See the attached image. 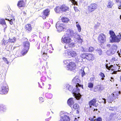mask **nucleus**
Here are the masks:
<instances>
[{"mask_svg": "<svg viewBox=\"0 0 121 121\" xmlns=\"http://www.w3.org/2000/svg\"><path fill=\"white\" fill-rule=\"evenodd\" d=\"M24 48L22 51V53L25 54L27 52L30 47V43L28 41H26L23 43Z\"/></svg>", "mask_w": 121, "mask_h": 121, "instance_id": "9d476101", "label": "nucleus"}, {"mask_svg": "<svg viewBox=\"0 0 121 121\" xmlns=\"http://www.w3.org/2000/svg\"><path fill=\"white\" fill-rule=\"evenodd\" d=\"M95 79L94 77H91L90 78V80L91 81H93Z\"/></svg>", "mask_w": 121, "mask_h": 121, "instance_id": "680f3d73", "label": "nucleus"}, {"mask_svg": "<svg viewBox=\"0 0 121 121\" xmlns=\"http://www.w3.org/2000/svg\"><path fill=\"white\" fill-rule=\"evenodd\" d=\"M118 59V57L116 56L113 57L112 59V61L113 62L117 61Z\"/></svg>", "mask_w": 121, "mask_h": 121, "instance_id": "37998d69", "label": "nucleus"}, {"mask_svg": "<svg viewBox=\"0 0 121 121\" xmlns=\"http://www.w3.org/2000/svg\"><path fill=\"white\" fill-rule=\"evenodd\" d=\"M96 117L94 116L92 117L89 118L90 121H102V119L100 117H98L96 118Z\"/></svg>", "mask_w": 121, "mask_h": 121, "instance_id": "412c9836", "label": "nucleus"}, {"mask_svg": "<svg viewBox=\"0 0 121 121\" xmlns=\"http://www.w3.org/2000/svg\"><path fill=\"white\" fill-rule=\"evenodd\" d=\"M94 50V48L92 47H90L88 49V51L90 52H92Z\"/></svg>", "mask_w": 121, "mask_h": 121, "instance_id": "c03bdc74", "label": "nucleus"}, {"mask_svg": "<svg viewBox=\"0 0 121 121\" xmlns=\"http://www.w3.org/2000/svg\"><path fill=\"white\" fill-rule=\"evenodd\" d=\"M87 10L88 12L89 13H91L94 11V9L90 5L88 6L87 7Z\"/></svg>", "mask_w": 121, "mask_h": 121, "instance_id": "f704fd0d", "label": "nucleus"}, {"mask_svg": "<svg viewBox=\"0 0 121 121\" xmlns=\"http://www.w3.org/2000/svg\"><path fill=\"white\" fill-rule=\"evenodd\" d=\"M96 99L94 98L91 99L89 102L88 104L89 107L91 108L92 106L97 107V105L96 104Z\"/></svg>", "mask_w": 121, "mask_h": 121, "instance_id": "f8f14e48", "label": "nucleus"}, {"mask_svg": "<svg viewBox=\"0 0 121 121\" xmlns=\"http://www.w3.org/2000/svg\"><path fill=\"white\" fill-rule=\"evenodd\" d=\"M68 56L70 57H74L77 55V53L74 51L71 50L67 51Z\"/></svg>", "mask_w": 121, "mask_h": 121, "instance_id": "4468645a", "label": "nucleus"}, {"mask_svg": "<svg viewBox=\"0 0 121 121\" xmlns=\"http://www.w3.org/2000/svg\"><path fill=\"white\" fill-rule=\"evenodd\" d=\"M6 110V107L4 105L2 104L0 105V111L5 112Z\"/></svg>", "mask_w": 121, "mask_h": 121, "instance_id": "cd10ccee", "label": "nucleus"}, {"mask_svg": "<svg viewBox=\"0 0 121 121\" xmlns=\"http://www.w3.org/2000/svg\"><path fill=\"white\" fill-rule=\"evenodd\" d=\"M9 12H10V11L9 10V9H8V10H6L5 11V13L7 15V16H12V15H11L10 16H9V15H9Z\"/></svg>", "mask_w": 121, "mask_h": 121, "instance_id": "de8ad7c7", "label": "nucleus"}, {"mask_svg": "<svg viewBox=\"0 0 121 121\" xmlns=\"http://www.w3.org/2000/svg\"><path fill=\"white\" fill-rule=\"evenodd\" d=\"M80 83H78L76 84L75 86L76 89V90H74L73 89L72 91L73 94L77 99H79L81 96L80 94L79 93L80 91V90L78 88V87H81L82 89H83V85L82 84H80Z\"/></svg>", "mask_w": 121, "mask_h": 121, "instance_id": "f03ea898", "label": "nucleus"}, {"mask_svg": "<svg viewBox=\"0 0 121 121\" xmlns=\"http://www.w3.org/2000/svg\"><path fill=\"white\" fill-rule=\"evenodd\" d=\"M39 100L40 102H42L44 101V99L42 97H39Z\"/></svg>", "mask_w": 121, "mask_h": 121, "instance_id": "864d4df0", "label": "nucleus"}, {"mask_svg": "<svg viewBox=\"0 0 121 121\" xmlns=\"http://www.w3.org/2000/svg\"><path fill=\"white\" fill-rule=\"evenodd\" d=\"M90 5L94 9V11L98 7V5L95 3H92L90 4Z\"/></svg>", "mask_w": 121, "mask_h": 121, "instance_id": "c85d7f7f", "label": "nucleus"}, {"mask_svg": "<svg viewBox=\"0 0 121 121\" xmlns=\"http://www.w3.org/2000/svg\"><path fill=\"white\" fill-rule=\"evenodd\" d=\"M61 20L63 22L65 23H68L69 20V18L65 17H62Z\"/></svg>", "mask_w": 121, "mask_h": 121, "instance_id": "393cba45", "label": "nucleus"}, {"mask_svg": "<svg viewBox=\"0 0 121 121\" xmlns=\"http://www.w3.org/2000/svg\"><path fill=\"white\" fill-rule=\"evenodd\" d=\"M118 9H121V4L119 5Z\"/></svg>", "mask_w": 121, "mask_h": 121, "instance_id": "0e129e2a", "label": "nucleus"}, {"mask_svg": "<svg viewBox=\"0 0 121 121\" xmlns=\"http://www.w3.org/2000/svg\"><path fill=\"white\" fill-rule=\"evenodd\" d=\"M121 39V35L120 34L117 36L116 35L112 40L113 42L118 43L120 41Z\"/></svg>", "mask_w": 121, "mask_h": 121, "instance_id": "f3484780", "label": "nucleus"}, {"mask_svg": "<svg viewBox=\"0 0 121 121\" xmlns=\"http://www.w3.org/2000/svg\"><path fill=\"white\" fill-rule=\"evenodd\" d=\"M64 63L65 64H68L67 65V68L68 70H74L76 68L77 65L76 63L71 61V60L70 59L65 60L64 61Z\"/></svg>", "mask_w": 121, "mask_h": 121, "instance_id": "f257e3e1", "label": "nucleus"}, {"mask_svg": "<svg viewBox=\"0 0 121 121\" xmlns=\"http://www.w3.org/2000/svg\"><path fill=\"white\" fill-rule=\"evenodd\" d=\"M119 69H120V71L121 70V67H120V66H119Z\"/></svg>", "mask_w": 121, "mask_h": 121, "instance_id": "774afa93", "label": "nucleus"}, {"mask_svg": "<svg viewBox=\"0 0 121 121\" xmlns=\"http://www.w3.org/2000/svg\"><path fill=\"white\" fill-rule=\"evenodd\" d=\"M112 3L110 1L108 2V5H107V7L108 8H111L112 7Z\"/></svg>", "mask_w": 121, "mask_h": 121, "instance_id": "a18cd8bd", "label": "nucleus"}, {"mask_svg": "<svg viewBox=\"0 0 121 121\" xmlns=\"http://www.w3.org/2000/svg\"><path fill=\"white\" fill-rule=\"evenodd\" d=\"M45 96L47 98L50 99L52 98V94L47 93L46 94Z\"/></svg>", "mask_w": 121, "mask_h": 121, "instance_id": "4c0bfd02", "label": "nucleus"}, {"mask_svg": "<svg viewBox=\"0 0 121 121\" xmlns=\"http://www.w3.org/2000/svg\"><path fill=\"white\" fill-rule=\"evenodd\" d=\"M61 11L66 12L69 11V8L67 5L65 4H63L61 5Z\"/></svg>", "mask_w": 121, "mask_h": 121, "instance_id": "a211bd4d", "label": "nucleus"}, {"mask_svg": "<svg viewBox=\"0 0 121 121\" xmlns=\"http://www.w3.org/2000/svg\"><path fill=\"white\" fill-rule=\"evenodd\" d=\"M99 75L102 77L101 79L102 80L104 79V78L105 77L104 74L103 73L101 72L99 74Z\"/></svg>", "mask_w": 121, "mask_h": 121, "instance_id": "79ce46f5", "label": "nucleus"}, {"mask_svg": "<svg viewBox=\"0 0 121 121\" xmlns=\"http://www.w3.org/2000/svg\"><path fill=\"white\" fill-rule=\"evenodd\" d=\"M76 26L78 28V31L79 32L81 31V28L80 25L78 24L76 25Z\"/></svg>", "mask_w": 121, "mask_h": 121, "instance_id": "49530a36", "label": "nucleus"}, {"mask_svg": "<svg viewBox=\"0 0 121 121\" xmlns=\"http://www.w3.org/2000/svg\"><path fill=\"white\" fill-rule=\"evenodd\" d=\"M85 75V73L84 71H83V72L82 73V76L83 77V76Z\"/></svg>", "mask_w": 121, "mask_h": 121, "instance_id": "052dcab7", "label": "nucleus"}, {"mask_svg": "<svg viewBox=\"0 0 121 121\" xmlns=\"http://www.w3.org/2000/svg\"><path fill=\"white\" fill-rule=\"evenodd\" d=\"M73 31L69 29L67 30L66 34L69 36L71 35L73 33Z\"/></svg>", "mask_w": 121, "mask_h": 121, "instance_id": "e433bc0d", "label": "nucleus"}, {"mask_svg": "<svg viewBox=\"0 0 121 121\" xmlns=\"http://www.w3.org/2000/svg\"><path fill=\"white\" fill-rule=\"evenodd\" d=\"M50 24L47 22H45L43 24V28L46 29H48L50 27Z\"/></svg>", "mask_w": 121, "mask_h": 121, "instance_id": "bb28decb", "label": "nucleus"}, {"mask_svg": "<svg viewBox=\"0 0 121 121\" xmlns=\"http://www.w3.org/2000/svg\"><path fill=\"white\" fill-rule=\"evenodd\" d=\"M96 52L99 55H101L102 53V51L100 49H97L96 50Z\"/></svg>", "mask_w": 121, "mask_h": 121, "instance_id": "ea45409f", "label": "nucleus"}, {"mask_svg": "<svg viewBox=\"0 0 121 121\" xmlns=\"http://www.w3.org/2000/svg\"><path fill=\"white\" fill-rule=\"evenodd\" d=\"M2 59L7 64H8L9 63V61L5 57H4L2 58Z\"/></svg>", "mask_w": 121, "mask_h": 121, "instance_id": "09e8293b", "label": "nucleus"}, {"mask_svg": "<svg viewBox=\"0 0 121 121\" xmlns=\"http://www.w3.org/2000/svg\"><path fill=\"white\" fill-rule=\"evenodd\" d=\"M70 117L67 115H64L60 117V120L61 121H70Z\"/></svg>", "mask_w": 121, "mask_h": 121, "instance_id": "aec40b11", "label": "nucleus"}, {"mask_svg": "<svg viewBox=\"0 0 121 121\" xmlns=\"http://www.w3.org/2000/svg\"><path fill=\"white\" fill-rule=\"evenodd\" d=\"M78 120L76 118H75L74 121H78Z\"/></svg>", "mask_w": 121, "mask_h": 121, "instance_id": "69168bd1", "label": "nucleus"}, {"mask_svg": "<svg viewBox=\"0 0 121 121\" xmlns=\"http://www.w3.org/2000/svg\"><path fill=\"white\" fill-rule=\"evenodd\" d=\"M5 19L9 21L10 24L11 25L13 24L15 20V19L14 18V17L12 16H7V17H6Z\"/></svg>", "mask_w": 121, "mask_h": 121, "instance_id": "dca6fc26", "label": "nucleus"}, {"mask_svg": "<svg viewBox=\"0 0 121 121\" xmlns=\"http://www.w3.org/2000/svg\"><path fill=\"white\" fill-rule=\"evenodd\" d=\"M121 91H118L114 92L111 94L109 97V103H111L112 102H115V100L118 98L119 95Z\"/></svg>", "mask_w": 121, "mask_h": 121, "instance_id": "20e7f679", "label": "nucleus"}, {"mask_svg": "<svg viewBox=\"0 0 121 121\" xmlns=\"http://www.w3.org/2000/svg\"><path fill=\"white\" fill-rule=\"evenodd\" d=\"M64 24L61 23L60 22H58L56 24V27L57 30L59 32L62 31L64 29Z\"/></svg>", "mask_w": 121, "mask_h": 121, "instance_id": "9b49d317", "label": "nucleus"}, {"mask_svg": "<svg viewBox=\"0 0 121 121\" xmlns=\"http://www.w3.org/2000/svg\"><path fill=\"white\" fill-rule=\"evenodd\" d=\"M62 42L66 44H69V46L70 47L72 46H73L74 45V43H70L72 40L71 38L69 36H65L62 38Z\"/></svg>", "mask_w": 121, "mask_h": 121, "instance_id": "423d86ee", "label": "nucleus"}, {"mask_svg": "<svg viewBox=\"0 0 121 121\" xmlns=\"http://www.w3.org/2000/svg\"><path fill=\"white\" fill-rule=\"evenodd\" d=\"M70 1L74 5H77V2L75 0H70Z\"/></svg>", "mask_w": 121, "mask_h": 121, "instance_id": "3c124183", "label": "nucleus"}, {"mask_svg": "<svg viewBox=\"0 0 121 121\" xmlns=\"http://www.w3.org/2000/svg\"><path fill=\"white\" fill-rule=\"evenodd\" d=\"M26 31L27 32H30L32 29V27L31 24H28L26 25L24 27Z\"/></svg>", "mask_w": 121, "mask_h": 121, "instance_id": "2eb2a0df", "label": "nucleus"}, {"mask_svg": "<svg viewBox=\"0 0 121 121\" xmlns=\"http://www.w3.org/2000/svg\"><path fill=\"white\" fill-rule=\"evenodd\" d=\"M98 42L101 44L104 43L106 41V36L103 33L99 35L98 38Z\"/></svg>", "mask_w": 121, "mask_h": 121, "instance_id": "0eeeda50", "label": "nucleus"}, {"mask_svg": "<svg viewBox=\"0 0 121 121\" xmlns=\"http://www.w3.org/2000/svg\"><path fill=\"white\" fill-rule=\"evenodd\" d=\"M111 79L112 80H110L111 81H114V79H113V78L112 77H111Z\"/></svg>", "mask_w": 121, "mask_h": 121, "instance_id": "338daca9", "label": "nucleus"}, {"mask_svg": "<svg viewBox=\"0 0 121 121\" xmlns=\"http://www.w3.org/2000/svg\"><path fill=\"white\" fill-rule=\"evenodd\" d=\"M80 57L82 59H86L89 61H92L95 59L94 55L91 53H84L82 54Z\"/></svg>", "mask_w": 121, "mask_h": 121, "instance_id": "39448f33", "label": "nucleus"}, {"mask_svg": "<svg viewBox=\"0 0 121 121\" xmlns=\"http://www.w3.org/2000/svg\"><path fill=\"white\" fill-rule=\"evenodd\" d=\"M68 89L69 91H71L72 89V88L70 86H69L68 87Z\"/></svg>", "mask_w": 121, "mask_h": 121, "instance_id": "bf43d9fd", "label": "nucleus"}, {"mask_svg": "<svg viewBox=\"0 0 121 121\" xmlns=\"http://www.w3.org/2000/svg\"><path fill=\"white\" fill-rule=\"evenodd\" d=\"M78 42L79 43H82V39L80 38L78 39Z\"/></svg>", "mask_w": 121, "mask_h": 121, "instance_id": "5fc2aeb1", "label": "nucleus"}, {"mask_svg": "<svg viewBox=\"0 0 121 121\" xmlns=\"http://www.w3.org/2000/svg\"><path fill=\"white\" fill-rule=\"evenodd\" d=\"M26 0H19L18 2L17 6L19 8L25 7L26 6Z\"/></svg>", "mask_w": 121, "mask_h": 121, "instance_id": "ddd939ff", "label": "nucleus"}, {"mask_svg": "<svg viewBox=\"0 0 121 121\" xmlns=\"http://www.w3.org/2000/svg\"><path fill=\"white\" fill-rule=\"evenodd\" d=\"M119 66L118 65L114 66L113 67V73L114 74H116L117 72H120V70L119 69Z\"/></svg>", "mask_w": 121, "mask_h": 121, "instance_id": "b1692460", "label": "nucleus"}, {"mask_svg": "<svg viewBox=\"0 0 121 121\" xmlns=\"http://www.w3.org/2000/svg\"><path fill=\"white\" fill-rule=\"evenodd\" d=\"M2 45H3L5 46L7 45L9 41L5 38H4L2 40Z\"/></svg>", "mask_w": 121, "mask_h": 121, "instance_id": "a878e982", "label": "nucleus"}, {"mask_svg": "<svg viewBox=\"0 0 121 121\" xmlns=\"http://www.w3.org/2000/svg\"><path fill=\"white\" fill-rule=\"evenodd\" d=\"M55 11L57 13H59L61 11V6L60 7L59 6H56L54 9Z\"/></svg>", "mask_w": 121, "mask_h": 121, "instance_id": "c756f323", "label": "nucleus"}, {"mask_svg": "<svg viewBox=\"0 0 121 121\" xmlns=\"http://www.w3.org/2000/svg\"><path fill=\"white\" fill-rule=\"evenodd\" d=\"M67 103L69 105H72L74 104V99L73 98H70L68 99Z\"/></svg>", "mask_w": 121, "mask_h": 121, "instance_id": "4be33fe9", "label": "nucleus"}, {"mask_svg": "<svg viewBox=\"0 0 121 121\" xmlns=\"http://www.w3.org/2000/svg\"><path fill=\"white\" fill-rule=\"evenodd\" d=\"M115 0L116 3L121 4V0Z\"/></svg>", "mask_w": 121, "mask_h": 121, "instance_id": "6e6d98bb", "label": "nucleus"}, {"mask_svg": "<svg viewBox=\"0 0 121 121\" xmlns=\"http://www.w3.org/2000/svg\"><path fill=\"white\" fill-rule=\"evenodd\" d=\"M73 8L75 11L76 12H78L79 11V10L76 7L74 6L73 7Z\"/></svg>", "mask_w": 121, "mask_h": 121, "instance_id": "13d9d810", "label": "nucleus"}, {"mask_svg": "<svg viewBox=\"0 0 121 121\" xmlns=\"http://www.w3.org/2000/svg\"><path fill=\"white\" fill-rule=\"evenodd\" d=\"M73 108L75 110H79V105L77 104H75L73 105Z\"/></svg>", "mask_w": 121, "mask_h": 121, "instance_id": "c9c22d12", "label": "nucleus"}, {"mask_svg": "<svg viewBox=\"0 0 121 121\" xmlns=\"http://www.w3.org/2000/svg\"><path fill=\"white\" fill-rule=\"evenodd\" d=\"M8 91V88L6 86H4L1 88V90L0 91V93L1 94H5Z\"/></svg>", "mask_w": 121, "mask_h": 121, "instance_id": "6ab92c4d", "label": "nucleus"}, {"mask_svg": "<svg viewBox=\"0 0 121 121\" xmlns=\"http://www.w3.org/2000/svg\"><path fill=\"white\" fill-rule=\"evenodd\" d=\"M102 99L104 100L103 102L104 104H105L106 103V99L105 98H102Z\"/></svg>", "mask_w": 121, "mask_h": 121, "instance_id": "e2e57ef3", "label": "nucleus"}, {"mask_svg": "<svg viewBox=\"0 0 121 121\" xmlns=\"http://www.w3.org/2000/svg\"><path fill=\"white\" fill-rule=\"evenodd\" d=\"M88 87L90 89H92L94 87V83L91 82H89L88 84Z\"/></svg>", "mask_w": 121, "mask_h": 121, "instance_id": "58836bf2", "label": "nucleus"}, {"mask_svg": "<svg viewBox=\"0 0 121 121\" xmlns=\"http://www.w3.org/2000/svg\"><path fill=\"white\" fill-rule=\"evenodd\" d=\"M16 41V38L15 37H13L12 39H9L8 40L9 42L11 43H14Z\"/></svg>", "mask_w": 121, "mask_h": 121, "instance_id": "72a5a7b5", "label": "nucleus"}, {"mask_svg": "<svg viewBox=\"0 0 121 121\" xmlns=\"http://www.w3.org/2000/svg\"><path fill=\"white\" fill-rule=\"evenodd\" d=\"M37 47V49H40V44L37 43L35 45Z\"/></svg>", "mask_w": 121, "mask_h": 121, "instance_id": "4d7b16f0", "label": "nucleus"}, {"mask_svg": "<svg viewBox=\"0 0 121 121\" xmlns=\"http://www.w3.org/2000/svg\"><path fill=\"white\" fill-rule=\"evenodd\" d=\"M0 24L2 25H5L6 26L5 20L4 19H0Z\"/></svg>", "mask_w": 121, "mask_h": 121, "instance_id": "473e14b6", "label": "nucleus"}, {"mask_svg": "<svg viewBox=\"0 0 121 121\" xmlns=\"http://www.w3.org/2000/svg\"><path fill=\"white\" fill-rule=\"evenodd\" d=\"M50 10L48 9H46L43 10L41 13L40 17L43 19H45L50 14Z\"/></svg>", "mask_w": 121, "mask_h": 121, "instance_id": "6e6552de", "label": "nucleus"}, {"mask_svg": "<svg viewBox=\"0 0 121 121\" xmlns=\"http://www.w3.org/2000/svg\"><path fill=\"white\" fill-rule=\"evenodd\" d=\"M47 49H46L44 51H41V53L43 54V58L45 60H46L48 58V56L47 55V52H46V50H48L49 52H50V49H51L52 48V46H49L48 45L47 46Z\"/></svg>", "mask_w": 121, "mask_h": 121, "instance_id": "1a4fd4ad", "label": "nucleus"}, {"mask_svg": "<svg viewBox=\"0 0 121 121\" xmlns=\"http://www.w3.org/2000/svg\"><path fill=\"white\" fill-rule=\"evenodd\" d=\"M80 83H78L76 84L75 86L76 89V90H74L73 89L72 91L73 94L77 99H79L81 96L80 94L79 93L80 91V90L78 88V87H81L82 89H83V85L82 84H80Z\"/></svg>", "mask_w": 121, "mask_h": 121, "instance_id": "7ed1b4c3", "label": "nucleus"}, {"mask_svg": "<svg viewBox=\"0 0 121 121\" xmlns=\"http://www.w3.org/2000/svg\"><path fill=\"white\" fill-rule=\"evenodd\" d=\"M117 46L116 45H113L112 46V49L113 50H116L117 48Z\"/></svg>", "mask_w": 121, "mask_h": 121, "instance_id": "8fccbe9b", "label": "nucleus"}, {"mask_svg": "<svg viewBox=\"0 0 121 121\" xmlns=\"http://www.w3.org/2000/svg\"><path fill=\"white\" fill-rule=\"evenodd\" d=\"M109 34L110 35V37L111 38L112 40L116 35L114 32L112 31H109Z\"/></svg>", "mask_w": 121, "mask_h": 121, "instance_id": "7c9ffc66", "label": "nucleus"}, {"mask_svg": "<svg viewBox=\"0 0 121 121\" xmlns=\"http://www.w3.org/2000/svg\"><path fill=\"white\" fill-rule=\"evenodd\" d=\"M101 89V86L99 85H98L97 86L94 90V91L96 92L97 91H100Z\"/></svg>", "mask_w": 121, "mask_h": 121, "instance_id": "2f4dec72", "label": "nucleus"}, {"mask_svg": "<svg viewBox=\"0 0 121 121\" xmlns=\"http://www.w3.org/2000/svg\"><path fill=\"white\" fill-rule=\"evenodd\" d=\"M46 79V78L44 76H43L41 77V80L43 81H45Z\"/></svg>", "mask_w": 121, "mask_h": 121, "instance_id": "603ef678", "label": "nucleus"}, {"mask_svg": "<svg viewBox=\"0 0 121 121\" xmlns=\"http://www.w3.org/2000/svg\"><path fill=\"white\" fill-rule=\"evenodd\" d=\"M72 82L74 84L78 83H80L81 81L77 77H75L72 80Z\"/></svg>", "mask_w": 121, "mask_h": 121, "instance_id": "5701e85b", "label": "nucleus"}, {"mask_svg": "<svg viewBox=\"0 0 121 121\" xmlns=\"http://www.w3.org/2000/svg\"><path fill=\"white\" fill-rule=\"evenodd\" d=\"M106 68L108 70H110L111 69L113 71V69L112 68L113 67V65H111L109 66L108 65H107V64L106 65Z\"/></svg>", "mask_w": 121, "mask_h": 121, "instance_id": "a19ab883", "label": "nucleus"}]
</instances>
